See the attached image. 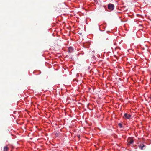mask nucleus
I'll list each match as a JSON object with an SVG mask.
<instances>
[{"label":"nucleus","mask_w":151,"mask_h":151,"mask_svg":"<svg viewBox=\"0 0 151 151\" xmlns=\"http://www.w3.org/2000/svg\"><path fill=\"white\" fill-rule=\"evenodd\" d=\"M108 36L107 35H105L102 37L101 39L104 42H106L108 40Z\"/></svg>","instance_id":"2"},{"label":"nucleus","mask_w":151,"mask_h":151,"mask_svg":"<svg viewBox=\"0 0 151 151\" xmlns=\"http://www.w3.org/2000/svg\"><path fill=\"white\" fill-rule=\"evenodd\" d=\"M145 146L143 144H140L139 145V148L141 150H142L144 147H145Z\"/></svg>","instance_id":"6"},{"label":"nucleus","mask_w":151,"mask_h":151,"mask_svg":"<svg viewBox=\"0 0 151 151\" xmlns=\"http://www.w3.org/2000/svg\"><path fill=\"white\" fill-rule=\"evenodd\" d=\"M8 149L9 148L7 147H4L3 151H8Z\"/></svg>","instance_id":"7"},{"label":"nucleus","mask_w":151,"mask_h":151,"mask_svg":"<svg viewBox=\"0 0 151 151\" xmlns=\"http://www.w3.org/2000/svg\"><path fill=\"white\" fill-rule=\"evenodd\" d=\"M131 115L130 114H127V113H125L123 116V118L128 119H130Z\"/></svg>","instance_id":"3"},{"label":"nucleus","mask_w":151,"mask_h":151,"mask_svg":"<svg viewBox=\"0 0 151 151\" xmlns=\"http://www.w3.org/2000/svg\"><path fill=\"white\" fill-rule=\"evenodd\" d=\"M114 7V5L112 4H109L108 5V8L110 11L113 10Z\"/></svg>","instance_id":"1"},{"label":"nucleus","mask_w":151,"mask_h":151,"mask_svg":"<svg viewBox=\"0 0 151 151\" xmlns=\"http://www.w3.org/2000/svg\"><path fill=\"white\" fill-rule=\"evenodd\" d=\"M128 144V145H130V144H132L134 142L133 139L131 138H129L127 140Z\"/></svg>","instance_id":"4"},{"label":"nucleus","mask_w":151,"mask_h":151,"mask_svg":"<svg viewBox=\"0 0 151 151\" xmlns=\"http://www.w3.org/2000/svg\"><path fill=\"white\" fill-rule=\"evenodd\" d=\"M68 50L70 53H72L73 51V47H70L68 48Z\"/></svg>","instance_id":"5"},{"label":"nucleus","mask_w":151,"mask_h":151,"mask_svg":"<svg viewBox=\"0 0 151 151\" xmlns=\"http://www.w3.org/2000/svg\"><path fill=\"white\" fill-rule=\"evenodd\" d=\"M118 126L122 128V125L121 124L119 123L118 124Z\"/></svg>","instance_id":"8"},{"label":"nucleus","mask_w":151,"mask_h":151,"mask_svg":"<svg viewBox=\"0 0 151 151\" xmlns=\"http://www.w3.org/2000/svg\"><path fill=\"white\" fill-rule=\"evenodd\" d=\"M149 98L150 99V100H151V94L150 96L149 97Z\"/></svg>","instance_id":"9"}]
</instances>
